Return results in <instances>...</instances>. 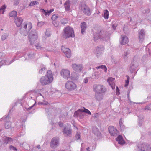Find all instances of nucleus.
Listing matches in <instances>:
<instances>
[{"instance_id": "1a4fd4ad", "label": "nucleus", "mask_w": 151, "mask_h": 151, "mask_svg": "<svg viewBox=\"0 0 151 151\" xmlns=\"http://www.w3.org/2000/svg\"><path fill=\"white\" fill-rule=\"evenodd\" d=\"M60 74L64 79L68 80L70 78V72L68 69H63L60 71Z\"/></svg>"}, {"instance_id": "6ab92c4d", "label": "nucleus", "mask_w": 151, "mask_h": 151, "mask_svg": "<svg viewBox=\"0 0 151 151\" xmlns=\"http://www.w3.org/2000/svg\"><path fill=\"white\" fill-rule=\"evenodd\" d=\"M121 41L120 44L122 45H124L127 43L128 42V40L127 37L124 35H121Z\"/></svg>"}, {"instance_id": "4c0bfd02", "label": "nucleus", "mask_w": 151, "mask_h": 151, "mask_svg": "<svg viewBox=\"0 0 151 151\" xmlns=\"http://www.w3.org/2000/svg\"><path fill=\"white\" fill-rule=\"evenodd\" d=\"M6 7V6L5 5L1 6L0 8V13L3 14L4 12Z\"/></svg>"}, {"instance_id": "9b49d317", "label": "nucleus", "mask_w": 151, "mask_h": 151, "mask_svg": "<svg viewBox=\"0 0 151 151\" xmlns=\"http://www.w3.org/2000/svg\"><path fill=\"white\" fill-rule=\"evenodd\" d=\"M71 67L73 70L78 73L81 72L83 68L82 64H77L76 63L72 64Z\"/></svg>"}, {"instance_id": "09e8293b", "label": "nucleus", "mask_w": 151, "mask_h": 151, "mask_svg": "<svg viewBox=\"0 0 151 151\" xmlns=\"http://www.w3.org/2000/svg\"><path fill=\"white\" fill-rule=\"evenodd\" d=\"M81 137L80 134L79 132H77L76 135L75 136V138L77 139H80Z\"/></svg>"}, {"instance_id": "f03ea898", "label": "nucleus", "mask_w": 151, "mask_h": 151, "mask_svg": "<svg viewBox=\"0 0 151 151\" xmlns=\"http://www.w3.org/2000/svg\"><path fill=\"white\" fill-rule=\"evenodd\" d=\"M109 34L107 31L101 30L94 35V40L96 41L98 39H100L103 40H106L109 38Z\"/></svg>"}, {"instance_id": "423d86ee", "label": "nucleus", "mask_w": 151, "mask_h": 151, "mask_svg": "<svg viewBox=\"0 0 151 151\" xmlns=\"http://www.w3.org/2000/svg\"><path fill=\"white\" fill-rule=\"evenodd\" d=\"M93 90L95 93H104L106 91V89L102 85L96 84L93 86Z\"/></svg>"}, {"instance_id": "ddd939ff", "label": "nucleus", "mask_w": 151, "mask_h": 151, "mask_svg": "<svg viewBox=\"0 0 151 151\" xmlns=\"http://www.w3.org/2000/svg\"><path fill=\"white\" fill-rule=\"evenodd\" d=\"M59 144V138L57 137H55L52 139L50 143V146L52 148H55L57 147Z\"/></svg>"}, {"instance_id": "bf43d9fd", "label": "nucleus", "mask_w": 151, "mask_h": 151, "mask_svg": "<svg viewBox=\"0 0 151 151\" xmlns=\"http://www.w3.org/2000/svg\"><path fill=\"white\" fill-rule=\"evenodd\" d=\"M36 47L37 49H38L40 48L41 47V45L39 44H37L36 45Z\"/></svg>"}, {"instance_id": "de8ad7c7", "label": "nucleus", "mask_w": 151, "mask_h": 151, "mask_svg": "<svg viewBox=\"0 0 151 151\" xmlns=\"http://www.w3.org/2000/svg\"><path fill=\"white\" fill-rule=\"evenodd\" d=\"M8 35L7 33H5L2 36L1 39L2 40H5L8 37Z\"/></svg>"}, {"instance_id": "9d476101", "label": "nucleus", "mask_w": 151, "mask_h": 151, "mask_svg": "<svg viewBox=\"0 0 151 151\" xmlns=\"http://www.w3.org/2000/svg\"><path fill=\"white\" fill-rule=\"evenodd\" d=\"M62 132L64 136L66 137H70L72 134V129L68 126H65Z\"/></svg>"}, {"instance_id": "f704fd0d", "label": "nucleus", "mask_w": 151, "mask_h": 151, "mask_svg": "<svg viewBox=\"0 0 151 151\" xmlns=\"http://www.w3.org/2000/svg\"><path fill=\"white\" fill-rule=\"evenodd\" d=\"M95 68L96 69L101 68L102 69H104V71L106 72L107 71V68L106 66L104 65H101L100 66H99L97 67H96Z\"/></svg>"}, {"instance_id": "bb28decb", "label": "nucleus", "mask_w": 151, "mask_h": 151, "mask_svg": "<svg viewBox=\"0 0 151 151\" xmlns=\"http://www.w3.org/2000/svg\"><path fill=\"white\" fill-rule=\"evenodd\" d=\"M3 141L4 143L7 144L12 142L13 141V139L12 138L7 137H4L3 138Z\"/></svg>"}, {"instance_id": "c9c22d12", "label": "nucleus", "mask_w": 151, "mask_h": 151, "mask_svg": "<svg viewBox=\"0 0 151 151\" xmlns=\"http://www.w3.org/2000/svg\"><path fill=\"white\" fill-rule=\"evenodd\" d=\"M122 118H121L120 119L119 121V125L120 128L121 129V130H123L124 128V126L123 125V122H122Z\"/></svg>"}, {"instance_id": "052dcab7", "label": "nucleus", "mask_w": 151, "mask_h": 151, "mask_svg": "<svg viewBox=\"0 0 151 151\" xmlns=\"http://www.w3.org/2000/svg\"><path fill=\"white\" fill-rule=\"evenodd\" d=\"M59 126L61 127H62L63 125V123H62L61 122H59Z\"/></svg>"}, {"instance_id": "4d7b16f0", "label": "nucleus", "mask_w": 151, "mask_h": 151, "mask_svg": "<svg viewBox=\"0 0 151 151\" xmlns=\"http://www.w3.org/2000/svg\"><path fill=\"white\" fill-rule=\"evenodd\" d=\"M20 0H14V5H17L19 2Z\"/></svg>"}, {"instance_id": "603ef678", "label": "nucleus", "mask_w": 151, "mask_h": 151, "mask_svg": "<svg viewBox=\"0 0 151 151\" xmlns=\"http://www.w3.org/2000/svg\"><path fill=\"white\" fill-rule=\"evenodd\" d=\"M145 110H151V103L146 106L145 108Z\"/></svg>"}, {"instance_id": "8fccbe9b", "label": "nucleus", "mask_w": 151, "mask_h": 151, "mask_svg": "<svg viewBox=\"0 0 151 151\" xmlns=\"http://www.w3.org/2000/svg\"><path fill=\"white\" fill-rule=\"evenodd\" d=\"M27 55L29 58L30 59L33 58L35 57V55L33 53H32L31 54H28Z\"/></svg>"}, {"instance_id": "5701e85b", "label": "nucleus", "mask_w": 151, "mask_h": 151, "mask_svg": "<svg viewBox=\"0 0 151 151\" xmlns=\"http://www.w3.org/2000/svg\"><path fill=\"white\" fill-rule=\"evenodd\" d=\"M109 85L111 87L112 89H114L115 88V84L114 83V78L110 77L108 78L107 80Z\"/></svg>"}, {"instance_id": "2f4dec72", "label": "nucleus", "mask_w": 151, "mask_h": 151, "mask_svg": "<svg viewBox=\"0 0 151 151\" xmlns=\"http://www.w3.org/2000/svg\"><path fill=\"white\" fill-rule=\"evenodd\" d=\"M85 149H86L87 151H90V148L89 147H86L84 143H82L81 146V151H83Z\"/></svg>"}, {"instance_id": "69168bd1", "label": "nucleus", "mask_w": 151, "mask_h": 151, "mask_svg": "<svg viewBox=\"0 0 151 151\" xmlns=\"http://www.w3.org/2000/svg\"><path fill=\"white\" fill-rule=\"evenodd\" d=\"M77 0H72V3L74 4L76 3L77 1Z\"/></svg>"}, {"instance_id": "f257e3e1", "label": "nucleus", "mask_w": 151, "mask_h": 151, "mask_svg": "<svg viewBox=\"0 0 151 151\" xmlns=\"http://www.w3.org/2000/svg\"><path fill=\"white\" fill-rule=\"evenodd\" d=\"M53 75L51 71H47L46 75L42 76L40 78L41 84L42 85H45L51 83L53 80Z\"/></svg>"}, {"instance_id": "58836bf2", "label": "nucleus", "mask_w": 151, "mask_h": 151, "mask_svg": "<svg viewBox=\"0 0 151 151\" xmlns=\"http://www.w3.org/2000/svg\"><path fill=\"white\" fill-rule=\"evenodd\" d=\"M47 70V68L45 67L42 68L39 70V73L40 74H42L45 73Z\"/></svg>"}, {"instance_id": "774afa93", "label": "nucleus", "mask_w": 151, "mask_h": 151, "mask_svg": "<svg viewBox=\"0 0 151 151\" xmlns=\"http://www.w3.org/2000/svg\"><path fill=\"white\" fill-rule=\"evenodd\" d=\"M53 151H65L64 150H60L59 151H58V150H53Z\"/></svg>"}, {"instance_id": "20e7f679", "label": "nucleus", "mask_w": 151, "mask_h": 151, "mask_svg": "<svg viewBox=\"0 0 151 151\" xmlns=\"http://www.w3.org/2000/svg\"><path fill=\"white\" fill-rule=\"evenodd\" d=\"M62 35L63 37L65 39L73 37L75 36L73 29L69 26L67 27L64 29Z\"/></svg>"}, {"instance_id": "7c9ffc66", "label": "nucleus", "mask_w": 151, "mask_h": 151, "mask_svg": "<svg viewBox=\"0 0 151 151\" xmlns=\"http://www.w3.org/2000/svg\"><path fill=\"white\" fill-rule=\"evenodd\" d=\"M138 64H135L133 63H131L130 67V70L131 73H132L135 70Z\"/></svg>"}, {"instance_id": "a19ab883", "label": "nucleus", "mask_w": 151, "mask_h": 151, "mask_svg": "<svg viewBox=\"0 0 151 151\" xmlns=\"http://www.w3.org/2000/svg\"><path fill=\"white\" fill-rule=\"evenodd\" d=\"M17 15V12L15 11H12L9 14V16L10 17H14Z\"/></svg>"}, {"instance_id": "dca6fc26", "label": "nucleus", "mask_w": 151, "mask_h": 151, "mask_svg": "<svg viewBox=\"0 0 151 151\" xmlns=\"http://www.w3.org/2000/svg\"><path fill=\"white\" fill-rule=\"evenodd\" d=\"M62 51L64 53L66 57L69 58L71 56V52L68 48H66L64 46H62L61 48Z\"/></svg>"}, {"instance_id": "864d4df0", "label": "nucleus", "mask_w": 151, "mask_h": 151, "mask_svg": "<svg viewBox=\"0 0 151 151\" xmlns=\"http://www.w3.org/2000/svg\"><path fill=\"white\" fill-rule=\"evenodd\" d=\"M129 78L128 77L127 78V80L126 81L125 84L124 85V86L125 87H127V86L129 83Z\"/></svg>"}, {"instance_id": "393cba45", "label": "nucleus", "mask_w": 151, "mask_h": 151, "mask_svg": "<svg viewBox=\"0 0 151 151\" xmlns=\"http://www.w3.org/2000/svg\"><path fill=\"white\" fill-rule=\"evenodd\" d=\"M104 93H95V98L98 101L101 100L104 97Z\"/></svg>"}, {"instance_id": "e2e57ef3", "label": "nucleus", "mask_w": 151, "mask_h": 151, "mask_svg": "<svg viewBox=\"0 0 151 151\" xmlns=\"http://www.w3.org/2000/svg\"><path fill=\"white\" fill-rule=\"evenodd\" d=\"M88 82V79L87 78H85L84 79V83L86 84Z\"/></svg>"}, {"instance_id": "a878e982", "label": "nucleus", "mask_w": 151, "mask_h": 151, "mask_svg": "<svg viewBox=\"0 0 151 151\" xmlns=\"http://www.w3.org/2000/svg\"><path fill=\"white\" fill-rule=\"evenodd\" d=\"M116 140L118 142L119 144L121 145H123L125 143V142L123 139L122 136L120 135L118 136L116 139Z\"/></svg>"}, {"instance_id": "2eb2a0df", "label": "nucleus", "mask_w": 151, "mask_h": 151, "mask_svg": "<svg viewBox=\"0 0 151 151\" xmlns=\"http://www.w3.org/2000/svg\"><path fill=\"white\" fill-rule=\"evenodd\" d=\"M145 35V30L144 29H142L140 30H139L138 37L140 42L142 43L144 40Z\"/></svg>"}, {"instance_id": "72a5a7b5", "label": "nucleus", "mask_w": 151, "mask_h": 151, "mask_svg": "<svg viewBox=\"0 0 151 151\" xmlns=\"http://www.w3.org/2000/svg\"><path fill=\"white\" fill-rule=\"evenodd\" d=\"M109 14V11L107 10H105L104 12L103 15L104 17L106 19H108Z\"/></svg>"}, {"instance_id": "f3484780", "label": "nucleus", "mask_w": 151, "mask_h": 151, "mask_svg": "<svg viewBox=\"0 0 151 151\" xmlns=\"http://www.w3.org/2000/svg\"><path fill=\"white\" fill-rule=\"evenodd\" d=\"M79 76L80 75L78 73L73 71L71 73L70 78L73 81H75L78 79Z\"/></svg>"}, {"instance_id": "c85d7f7f", "label": "nucleus", "mask_w": 151, "mask_h": 151, "mask_svg": "<svg viewBox=\"0 0 151 151\" xmlns=\"http://www.w3.org/2000/svg\"><path fill=\"white\" fill-rule=\"evenodd\" d=\"M42 12L46 16L47 15L49 16L52 12L54 11V9H51L49 11L47 10H45L44 9H41Z\"/></svg>"}, {"instance_id": "4be33fe9", "label": "nucleus", "mask_w": 151, "mask_h": 151, "mask_svg": "<svg viewBox=\"0 0 151 151\" xmlns=\"http://www.w3.org/2000/svg\"><path fill=\"white\" fill-rule=\"evenodd\" d=\"M1 56V53H0V57ZM17 58L16 57L13 59L12 60L10 61V63L8 64L7 62L5 60H2V59L1 57H0V66H2L4 63L5 65H9L12 63L14 60H17Z\"/></svg>"}, {"instance_id": "cd10ccee", "label": "nucleus", "mask_w": 151, "mask_h": 151, "mask_svg": "<svg viewBox=\"0 0 151 151\" xmlns=\"http://www.w3.org/2000/svg\"><path fill=\"white\" fill-rule=\"evenodd\" d=\"M64 6L66 11H69L70 10L69 0H67L64 4Z\"/></svg>"}, {"instance_id": "a18cd8bd", "label": "nucleus", "mask_w": 151, "mask_h": 151, "mask_svg": "<svg viewBox=\"0 0 151 151\" xmlns=\"http://www.w3.org/2000/svg\"><path fill=\"white\" fill-rule=\"evenodd\" d=\"M58 15L57 14H55L53 15L51 17L52 19L54 21H55V20L58 18Z\"/></svg>"}, {"instance_id": "6e6d98bb", "label": "nucleus", "mask_w": 151, "mask_h": 151, "mask_svg": "<svg viewBox=\"0 0 151 151\" xmlns=\"http://www.w3.org/2000/svg\"><path fill=\"white\" fill-rule=\"evenodd\" d=\"M118 25L117 24V23H114L112 25V27L113 29L114 30L116 29V27Z\"/></svg>"}, {"instance_id": "338daca9", "label": "nucleus", "mask_w": 151, "mask_h": 151, "mask_svg": "<svg viewBox=\"0 0 151 151\" xmlns=\"http://www.w3.org/2000/svg\"><path fill=\"white\" fill-rule=\"evenodd\" d=\"M47 38V37H45V36L44 37H43L42 38V39L43 40H45L46 38Z\"/></svg>"}, {"instance_id": "412c9836", "label": "nucleus", "mask_w": 151, "mask_h": 151, "mask_svg": "<svg viewBox=\"0 0 151 151\" xmlns=\"http://www.w3.org/2000/svg\"><path fill=\"white\" fill-rule=\"evenodd\" d=\"M103 50V47L102 46L100 47H97L94 51L95 53L98 56L99 55H100L102 52Z\"/></svg>"}, {"instance_id": "7ed1b4c3", "label": "nucleus", "mask_w": 151, "mask_h": 151, "mask_svg": "<svg viewBox=\"0 0 151 151\" xmlns=\"http://www.w3.org/2000/svg\"><path fill=\"white\" fill-rule=\"evenodd\" d=\"M32 27V23L29 22H24L21 26V33L24 36L27 35Z\"/></svg>"}, {"instance_id": "3c124183", "label": "nucleus", "mask_w": 151, "mask_h": 151, "mask_svg": "<svg viewBox=\"0 0 151 151\" xmlns=\"http://www.w3.org/2000/svg\"><path fill=\"white\" fill-rule=\"evenodd\" d=\"M50 35L49 30H47L46 31L45 37H47L50 36Z\"/></svg>"}, {"instance_id": "680f3d73", "label": "nucleus", "mask_w": 151, "mask_h": 151, "mask_svg": "<svg viewBox=\"0 0 151 151\" xmlns=\"http://www.w3.org/2000/svg\"><path fill=\"white\" fill-rule=\"evenodd\" d=\"M126 28V27L125 26H124V27L123 28L124 32L125 34L127 33V31L125 30V28Z\"/></svg>"}, {"instance_id": "b1692460", "label": "nucleus", "mask_w": 151, "mask_h": 151, "mask_svg": "<svg viewBox=\"0 0 151 151\" xmlns=\"http://www.w3.org/2000/svg\"><path fill=\"white\" fill-rule=\"evenodd\" d=\"M81 33L82 34H84L86 29V23L83 22L81 24Z\"/></svg>"}, {"instance_id": "aec40b11", "label": "nucleus", "mask_w": 151, "mask_h": 151, "mask_svg": "<svg viewBox=\"0 0 151 151\" xmlns=\"http://www.w3.org/2000/svg\"><path fill=\"white\" fill-rule=\"evenodd\" d=\"M14 21L18 27H20L23 22L22 19L21 17H16L14 18Z\"/></svg>"}, {"instance_id": "ea45409f", "label": "nucleus", "mask_w": 151, "mask_h": 151, "mask_svg": "<svg viewBox=\"0 0 151 151\" xmlns=\"http://www.w3.org/2000/svg\"><path fill=\"white\" fill-rule=\"evenodd\" d=\"M39 4V2L37 1H33L31 2L29 4V6H33L35 5H38Z\"/></svg>"}, {"instance_id": "79ce46f5", "label": "nucleus", "mask_w": 151, "mask_h": 151, "mask_svg": "<svg viewBox=\"0 0 151 151\" xmlns=\"http://www.w3.org/2000/svg\"><path fill=\"white\" fill-rule=\"evenodd\" d=\"M68 22V20L66 19H63L60 20L61 23L63 24H65Z\"/></svg>"}, {"instance_id": "5fc2aeb1", "label": "nucleus", "mask_w": 151, "mask_h": 151, "mask_svg": "<svg viewBox=\"0 0 151 151\" xmlns=\"http://www.w3.org/2000/svg\"><path fill=\"white\" fill-rule=\"evenodd\" d=\"M129 53H128V52H125L124 53V59H126L127 58V56L129 55Z\"/></svg>"}, {"instance_id": "e433bc0d", "label": "nucleus", "mask_w": 151, "mask_h": 151, "mask_svg": "<svg viewBox=\"0 0 151 151\" xmlns=\"http://www.w3.org/2000/svg\"><path fill=\"white\" fill-rule=\"evenodd\" d=\"M5 128L6 129H8L11 127V122H6L5 124Z\"/></svg>"}, {"instance_id": "a211bd4d", "label": "nucleus", "mask_w": 151, "mask_h": 151, "mask_svg": "<svg viewBox=\"0 0 151 151\" xmlns=\"http://www.w3.org/2000/svg\"><path fill=\"white\" fill-rule=\"evenodd\" d=\"M74 116L76 117H78L80 118L83 117L84 116L83 109H80L75 112L74 113Z\"/></svg>"}, {"instance_id": "c756f323", "label": "nucleus", "mask_w": 151, "mask_h": 151, "mask_svg": "<svg viewBox=\"0 0 151 151\" xmlns=\"http://www.w3.org/2000/svg\"><path fill=\"white\" fill-rule=\"evenodd\" d=\"M138 117L139 118L138 125L139 127H141L142 125V124L143 122V116L142 115H139Z\"/></svg>"}, {"instance_id": "473e14b6", "label": "nucleus", "mask_w": 151, "mask_h": 151, "mask_svg": "<svg viewBox=\"0 0 151 151\" xmlns=\"http://www.w3.org/2000/svg\"><path fill=\"white\" fill-rule=\"evenodd\" d=\"M92 131L95 135H96L97 136L99 135L100 134V132L99 131L98 129L96 128L95 127L93 128Z\"/></svg>"}, {"instance_id": "0e129e2a", "label": "nucleus", "mask_w": 151, "mask_h": 151, "mask_svg": "<svg viewBox=\"0 0 151 151\" xmlns=\"http://www.w3.org/2000/svg\"><path fill=\"white\" fill-rule=\"evenodd\" d=\"M48 104V103L47 102H45L42 103V104H44L45 105H47V104Z\"/></svg>"}, {"instance_id": "39448f33", "label": "nucleus", "mask_w": 151, "mask_h": 151, "mask_svg": "<svg viewBox=\"0 0 151 151\" xmlns=\"http://www.w3.org/2000/svg\"><path fill=\"white\" fill-rule=\"evenodd\" d=\"M38 37L37 33L35 30H32L29 32L28 38L31 45L34 44L35 41L37 39Z\"/></svg>"}, {"instance_id": "6e6552de", "label": "nucleus", "mask_w": 151, "mask_h": 151, "mask_svg": "<svg viewBox=\"0 0 151 151\" xmlns=\"http://www.w3.org/2000/svg\"><path fill=\"white\" fill-rule=\"evenodd\" d=\"M81 10L86 15L90 16L91 13L90 8L86 4H83L81 6Z\"/></svg>"}, {"instance_id": "49530a36", "label": "nucleus", "mask_w": 151, "mask_h": 151, "mask_svg": "<svg viewBox=\"0 0 151 151\" xmlns=\"http://www.w3.org/2000/svg\"><path fill=\"white\" fill-rule=\"evenodd\" d=\"M84 109H83V112L88 114L89 115H91V114L90 111L88 109H85V108H83Z\"/></svg>"}, {"instance_id": "c03bdc74", "label": "nucleus", "mask_w": 151, "mask_h": 151, "mask_svg": "<svg viewBox=\"0 0 151 151\" xmlns=\"http://www.w3.org/2000/svg\"><path fill=\"white\" fill-rule=\"evenodd\" d=\"M9 148L10 150H13L16 151H17V150L16 149V148L15 147L12 145H9Z\"/></svg>"}, {"instance_id": "0eeeda50", "label": "nucleus", "mask_w": 151, "mask_h": 151, "mask_svg": "<svg viewBox=\"0 0 151 151\" xmlns=\"http://www.w3.org/2000/svg\"><path fill=\"white\" fill-rule=\"evenodd\" d=\"M138 147V151H151V147L148 144L144 143L139 145Z\"/></svg>"}, {"instance_id": "13d9d810", "label": "nucleus", "mask_w": 151, "mask_h": 151, "mask_svg": "<svg viewBox=\"0 0 151 151\" xmlns=\"http://www.w3.org/2000/svg\"><path fill=\"white\" fill-rule=\"evenodd\" d=\"M52 23L54 25L55 27H57L58 25V24L55 21H53L52 22Z\"/></svg>"}, {"instance_id": "f8f14e48", "label": "nucleus", "mask_w": 151, "mask_h": 151, "mask_svg": "<svg viewBox=\"0 0 151 151\" xmlns=\"http://www.w3.org/2000/svg\"><path fill=\"white\" fill-rule=\"evenodd\" d=\"M65 87L68 90H72L76 88V85L73 81H68L65 84Z\"/></svg>"}, {"instance_id": "37998d69", "label": "nucleus", "mask_w": 151, "mask_h": 151, "mask_svg": "<svg viewBox=\"0 0 151 151\" xmlns=\"http://www.w3.org/2000/svg\"><path fill=\"white\" fill-rule=\"evenodd\" d=\"M45 24V22L41 21L38 22L37 25L38 27H40L44 25Z\"/></svg>"}, {"instance_id": "4468645a", "label": "nucleus", "mask_w": 151, "mask_h": 151, "mask_svg": "<svg viewBox=\"0 0 151 151\" xmlns=\"http://www.w3.org/2000/svg\"><path fill=\"white\" fill-rule=\"evenodd\" d=\"M109 132L112 136H116L119 134V132L115 127L113 126H110L108 128Z\"/></svg>"}]
</instances>
